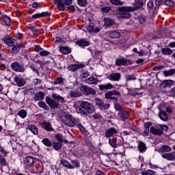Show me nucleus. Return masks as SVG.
<instances>
[{
  "mask_svg": "<svg viewBox=\"0 0 175 175\" xmlns=\"http://www.w3.org/2000/svg\"><path fill=\"white\" fill-rule=\"evenodd\" d=\"M52 97L53 99H55V100H57V102L50 98L49 97L46 98V102L51 109H57V107H58V103H65L66 102L65 98L57 93H53Z\"/></svg>",
  "mask_w": 175,
  "mask_h": 175,
  "instance_id": "1",
  "label": "nucleus"
},
{
  "mask_svg": "<svg viewBox=\"0 0 175 175\" xmlns=\"http://www.w3.org/2000/svg\"><path fill=\"white\" fill-rule=\"evenodd\" d=\"M61 120L65 125L67 126L73 127L77 125V122L80 119L74 118L72 115L69 114H64L61 117Z\"/></svg>",
  "mask_w": 175,
  "mask_h": 175,
  "instance_id": "2",
  "label": "nucleus"
},
{
  "mask_svg": "<svg viewBox=\"0 0 175 175\" xmlns=\"http://www.w3.org/2000/svg\"><path fill=\"white\" fill-rule=\"evenodd\" d=\"M130 12H135V8L133 7L119 8L116 16L118 18H131Z\"/></svg>",
  "mask_w": 175,
  "mask_h": 175,
  "instance_id": "3",
  "label": "nucleus"
},
{
  "mask_svg": "<svg viewBox=\"0 0 175 175\" xmlns=\"http://www.w3.org/2000/svg\"><path fill=\"white\" fill-rule=\"evenodd\" d=\"M165 128H167V126L162 125L152 126L150 129V132L156 136H161V135L163 134Z\"/></svg>",
  "mask_w": 175,
  "mask_h": 175,
  "instance_id": "4",
  "label": "nucleus"
},
{
  "mask_svg": "<svg viewBox=\"0 0 175 175\" xmlns=\"http://www.w3.org/2000/svg\"><path fill=\"white\" fill-rule=\"evenodd\" d=\"M79 106L81 109H84V110L88 111L89 114H92L94 111H95L94 107H92V104L88 101H81Z\"/></svg>",
  "mask_w": 175,
  "mask_h": 175,
  "instance_id": "5",
  "label": "nucleus"
},
{
  "mask_svg": "<svg viewBox=\"0 0 175 175\" xmlns=\"http://www.w3.org/2000/svg\"><path fill=\"white\" fill-rule=\"evenodd\" d=\"M120 92L113 90V91H109L105 93V98L107 99H111V100H114V102H117L118 98L116 96H120Z\"/></svg>",
  "mask_w": 175,
  "mask_h": 175,
  "instance_id": "6",
  "label": "nucleus"
},
{
  "mask_svg": "<svg viewBox=\"0 0 175 175\" xmlns=\"http://www.w3.org/2000/svg\"><path fill=\"white\" fill-rule=\"evenodd\" d=\"M116 65H117V66H124L125 65H132V62L131 60H128L124 57H120L116 60Z\"/></svg>",
  "mask_w": 175,
  "mask_h": 175,
  "instance_id": "7",
  "label": "nucleus"
},
{
  "mask_svg": "<svg viewBox=\"0 0 175 175\" xmlns=\"http://www.w3.org/2000/svg\"><path fill=\"white\" fill-rule=\"evenodd\" d=\"M81 90L84 92L85 95H95V94H96V91H95V90L87 85H82Z\"/></svg>",
  "mask_w": 175,
  "mask_h": 175,
  "instance_id": "8",
  "label": "nucleus"
},
{
  "mask_svg": "<svg viewBox=\"0 0 175 175\" xmlns=\"http://www.w3.org/2000/svg\"><path fill=\"white\" fill-rule=\"evenodd\" d=\"M12 68L13 70H15V72H24L25 70V68H24V66L23 64H21L18 62H14L12 65Z\"/></svg>",
  "mask_w": 175,
  "mask_h": 175,
  "instance_id": "9",
  "label": "nucleus"
},
{
  "mask_svg": "<svg viewBox=\"0 0 175 175\" xmlns=\"http://www.w3.org/2000/svg\"><path fill=\"white\" fill-rule=\"evenodd\" d=\"M108 79L111 80V81H120L121 74L119 72H112L108 76Z\"/></svg>",
  "mask_w": 175,
  "mask_h": 175,
  "instance_id": "10",
  "label": "nucleus"
},
{
  "mask_svg": "<svg viewBox=\"0 0 175 175\" xmlns=\"http://www.w3.org/2000/svg\"><path fill=\"white\" fill-rule=\"evenodd\" d=\"M87 31L90 33H98V32L100 31V28L98 27H94V25L90 24L87 27H86Z\"/></svg>",
  "mask_w": 175,
  "mask_h": 175,
  "instance_id": "11",
  "label": "nucleus"
},
{
  "mask_svg": "<svg viewBox=\"0 0 175 175\" xmlns=\"http://www.w3.org/2000/svg\"><path fill=\"white\" fill-rule=\"evenodd\" d=\"M95 103L96 105V106H99V107H100L101 109H108L109 107H110V105L107 103H103V101H102L100 100V98H96L95 99Z\"/></svg>",
  "mask_w": 175,
  "mask_h": 175,
  "instance_id": "12",
  "label": "nucleus"
},
{
  "mask_svg": "<svg viewBox=\"0 0 175 175\" xmlns=\"http://www.w3.org/2000/svg\"><path fill=\"white\" fill-rule=\"evenodd\" d=\"M107 33L112 39H118V38L121 37V33L118 31H109Z\"/></svg>",
  "mask_w": 175,
  "mask_h": 175,
  "instance_id": "13",
  "label": "nucleus"
},
{
  "mask_svg": "<svg viewBox=\"0 0 175 175\" xmlns=\"http://www.w3.org/2000/svg\"><path fill=\"white\" fill-rule=\"evenodd\" d=\"M129 116V113L124 110L120 111L118 113V118H119V120H122V121L126 120Z\"/></svg>",
  "mask_w": 175,
  "mask_h": 175,
  "instance_id": "14",
  "label": "nucleus"
},
{
  "mask_svg": "<svg viewBox=\"0 0 175 175\" xmlns=\"http://www.w3.org/2000/svg\"><path fill=\"white\" fill-rule=\"evenodd\" d=\"M14 81H16L18 87H23L25 85V79L21 77L16 76L14 77Z\"/></svg>",
  "mask_w": 175,
  "mask_h": 175,
  "instance_id": "15",
  "label": "nucleus"
},
{
  "mask_svg": "<svg viewBox=\"0 0 175 175\" xmlns=\"http://www.w3.org/2000/svg\"><path fill=\"white\" fill-rule=\"evenodd\" d=\"M117 129H114V128H110L109 129H107L105 133V137H111V136H113V135H116V133H117Z\"/></svg>",
  "mask_w": 175,
  "mask_h": 175,
  "instance_id": "16",
  "label": "nucleus"
},
{
  "mask_svg": "<svg viewBox=\"0 0 175 175\" xmlns=\"http://www.w3.org/2000/svg\"><path fill=\"white\" fill-rule=\"evenodd\" d=\"M162 157L167 161H175V151L171 153H165L162 154Z\"/></svg>",
  "mask_w": 175,
  "mask_h": 175,
  "instance_id": "17",
  "label": "nucleus"
},
{
  "mask_svg": "<svg viewBox=\"0 0 175 175\" xmlns=\"http://www.w3.org/2000/svg\"><path fill=\"white\" fill-rule=\"evenodd\" d=\"M51 16V14H50L49 12H44L40 14H35L31 16V18H39L40 17H50Z\"/></svg>",
  "mask_w": 175,
  "mask_h": 175,
  "instance_id": "18",
  "label": "nucleus"
},
{
  "mask_svg": "<svg viewBox=\"0 0 175 175\" xmlns=\"http://www.w3.org/2000/svg\"><path fill=\"white\" fill-rule=\"evenodd\" d=\"M36 51H37V53H38L42 57H47L51 54L49 51L43 49L41 47H37Z\"/></svg>",
  "mask_w": 175,
  "mask_h": 175,
  "instance_id": "19",
  "label": "nucleus"
},
{
  "mask_svg": "<svg viewBox=\"0 0 175 175\" xmlns=\"http://www.w3.org/2000/svg\"><path fill=\"white\" fill-rule=\"evenodd\" d=\"M84 67V64H71L68 66V69L71 72H75L77 70V69H81V68Z\"/></svg>",
  "mask_w": 175,
  "mask_h": 175,
  "instance_id": "20",
  "label": "nucleus"
},
{
  "mask_svg": "<svg viewBox=\"0 0 175 175\" xmlns=\"http://www.w3.org/2000/svg\"><path fill=\"white\" fill-rule=\"evenodd\" d=\"M160 111L159 113V117L160 119L162 120V121H167L169 116H167V113L163 111L162 109H159Z\"/></svg>",
  "mask_w": 175,
  "mask_h": 175,
  "instance_id": "21",
  "label": "nucleus"
},
{
  "mask_svg": "<svg viewBox=\"0 0 175 175\" xmlns=\"http://www.w3.org/2000/svg\"><path fill=\"white\" fill-rule=\"evenodd\" d=\"M172 85H174V81L173 80H164L161 83V86L163 87V88H166V87H172Z\"/></svg>",
  "mask_w": 175,
  "mask_h": 175,
  "instance_id": "22",
  "label": "nucleus"
},
{
  "mask_svg": "<svg viewBox=\"0 0 175 175\" xmlns=\"http://www.w3.org/2000/svg\"><path fill=\"white\" fill-rule=\"evenodd\" d=\"M98 88L100 91H105L111 90V88H113V85H111V83L101 84L98 85Z\"/></svg>",
  "mask_w": 175,
  "mask_h": 175,
  "instance_id": "23",
  "label": "nucleus"
},
{
  "mask_svg": "<svg viewBox=\"0 0 175 175\" xmlns=\"http://www.w3.org/2000/svg\"><path fill=\"white\" fill-rule=\"evenodd\" d=\"M99 79H95L94 77H90L85 80V83L87 84H98Z\"/></svg>",
  "mask_w": 175,
  "mask_h": 175,
  "instance_id": "24",
  "label": "nucleus"
},
{
  "mask_svg": "<svg viewBox=\"0 0 175 175\" xmlns=\"http://www.w3.org/2000/svg\"><path fill=\"white\" fill-rule=\"evenodd\" d=\"M41 125L45 131H48L49 132H51V131H53V126H51V124L49 122H44L41 123Z\"/></svg>",
  "mask_w": 175,
  "mask_h": 175,
  "instance_id": "25",
  "label": "nucleus"
},
{
  "mask_svg": "<svg viewBox=\"0 0 175 175\" xmlns=\"http://www.w3.org/2000/svg\"><path fill=\"white\" fill-rule=\"evenodd\" d=\"M75 126H77V128L79 129L81 133H83L84 135H88V132L87 131L85 128L83 126V125H81V123H80V120H79V122L77 123Z\"/></svg>",
  "mask_w": 175,
  "mask_h": 175,
  "instance_id": "26",
  "label": "nucleus"
},
{
  "mask_svg": "<svg viewBox=\"0 0 175 175\" xmlns=\"http://www.w3.org/2000/svg\"><path fill=\"white\" fill-rule=\"evenodd\" d=\"M27 129L30 131V132H31L33 135H38V133H39L38 127L35 125H29L27 126Z\"/></svg>",
  "mask_w": 175,
  "mask_h": 175,
  "instance_id": "27",
  "label": "nucleus"
},
{
  "mask_svg": "<svg viewBox=\"0 0 175 175\" xmlns=\"http://www.w3.org/2000/svg\"><path fill=\"white\" fill-rule=\"evenodd\" d=\"M1 18L2 20H4L5 25H7V27H10V25H12V21L9 16L3 15Z\"/></svg>",
  "mask_w": 175,
  "mask_h": 175,
  "instance_id": "28",
  "label": "nucleus"
},
{
  "mask_svg": "<svg viewBox=\"0 0 175 175\" xmlns=\"http://www.w3.org/2000/svg\"><path fill=\"white\" fill-rule=\"evenodd\" d=\"M59 51L62 53V54H64V55L69 54L70 51H72L70 48L68 46H60Z\"/></svg>",
  "mask_w": 175,
  "mask_h": 175,
  "instance_id": "29",
  "label": "nucleus"
},
{
  "mask_svg": "<svg viewBox=\"0 0 175 175\" xmlns=\"http://www.w3.org/2000/svg\"><path fill=\"white\" fill-rule=\"evenodd\" d=\"M114 20L110 18H105L104 19V24L106 27H111L114 24Z\"/></svg>",
  "mask_w": 175,
  "mask_h": 175,
  "instance_id": "30",
  "label": "nucleus"
},
{
  "mask_svg": "<svg viewBox=\"0 0 175 175\" xmlns=\"http://www.w3.org/2000/svg\"><path fill=\"white\" fill-rule=\"evenodd\" d=\"M34 161L35 160L33 159V157H27L25 160V163L27 165V166H32V165H33Z\"/></svg>",
  "mask_w": 175,
  "mask_h": 175,
  "instance_id": "31",
  "label": "nucleus"
},
{
  "mask_svg": "<svg viewBox=\"0 0 175 175\" xmlns=\"http://www.w3.org/2000/svg\"><path fill=\"white\" fill-rule=\"evenodd\" d=\"M68 94L71 98H79V96H81V93L77 90H71Z\"/></svg>",
  "mask_w": 175,
  "mask_h": 175,
  "instance_id": "32",
  "label": "nucleus"
},
{
  "mask_svg": "<svg viewBox=\"0 0 175 175\" xmlns=\"http://www.w3.org/2000/svg\"><path fill=\"white\" fill-rule=\"evenodd\" d=\"M3 42H5L7 44V45L10 46V47L14 46V42L13 41V38L10 37L3 38Z\"/></svg>",
  "mask_w": 175,
  "mask_h": 175,
  "instance_id": "33",
  "label": "nucleus"
},
{
  "mask_svg": "<svg viewBox=\"0 0 175 175\" xmlns=\"http://www.w3.org/2000/svg\"><path fill=\"white\" fill-rule=\"evenodd\" d=\"M44 96V94H43V92H39L38 93L35 94L33 99L36 102L38 100H43Z\"/></svg>",
  "mask_w": 175,
  "mask_h": 175,
  "instance_id": "34",
  "label": "nucleus"
},
{
  "mask_svg": "<svg viewBox=\"0 0 175 175\" xmlns=\"http://www.w3.org/2000/svg\"><path fill=\"white\" fill-rule=\"evenodd\" d=\"M109 144L111 147H113V148H117V138H110L109 139Z\"/></svg>",
  "mask_w": 175,
  "mask_h": 175,
  "instance_id": "35",
  "label": "nucleus"
},
{
  "mask_svg": "<svg viewBox=\"0 0 175 175\" xmlns=\"http://www.w3.org/2000/svg\"><path fill=\"white\" fill-rule=\"evenodd\" d=\"M147 150V146H146V144L143 142H139L138 144V150L139 152H144Z\"/></svg>",
  "mask_w": 175,
  "mask_h": 175,
  "instance_id": "36",
  "label": "nucleus"
},
{
  "mask_svg": "<svg viewBox=\"0 0 175 175\" xmlns=\"http://www.w3.org/2000/svg\"><path fill=\"white\" fill-rule=\"evenodd\" d=\"M57 5V9L60 10V12H64L65 10V3L62 1V0L59 1L57 3H56Z\"/></svg>",
  "mask_w": 175,
  "mask_h": 175,
  "instance_id": "37",
  "label": "nucleus"
},
{
  "mask_svg": "<svg viewBox=\"0 0 175 175\" xmlns=\"http://www.w3.org/2000/svg\"><path fill=\"white\" fill-rule=\"evenodd\" d=\"M75 167H80V163L77 160H72L70 164V169H75Z\"/></svg>",
  "mask_w": 175,
  "mask_h": 175,
  "instance_id": "38",
  "label": "nucleus"
},
{
  "mask_svg": "<svg viewBox=\"0 0 175 175\" xmlns=\"http://www.w3.org/2000/svg\"><path fill=\"white\" fill-rule=\"evenodd\" d=\"M159 152H170V151H172V148L168 146H163L159 148Z\"/></svg>",
  "mask_w": 175,
  "mask_h": 175,
  "instance_id": "39",
  "label": "nucleus"
},
{
  "mask_svg": "<svg viewBox=\"0 0 175 175\" xmlns=\"http://www.w3.org/2000/svg\"><path fill=\"white\" fill-rule=\"evenodd\" d=\"M175 73V68H171L169 70H165L163 71V75L165 76V77H167V76H173V75H174Z\"/></svg>",
  "mask_w": 175,
  "mask_h": 175,
  "instance_id": "40",
  "label": "nucleus"
},
{
  "mask_svg": "<svg viewBox=\"0 0 175 175\" xmlns=\"http://www.w3.org/2000/svg\"><path fill=\"white\" fill-rule=\"evenodd\" d=\"M161 53H163L164 55H170V54H172L173 51L170 48H163L161 49Z\"/></svg>",
  "mask_w": 175,
  "mask_h": 175,
  "instance_id": "41",
  "label": "nucleus"
},
{
  "mask_svg": "<svg viewBox=\"0 0 175 175\" xmlns=\"http://www.w3.org/2000/svg\"><path fill=\"white\" fill-rule=\"evenodd\" d=\"M79 45L81 46V47H85L90 46V42L85 40H81L79 41Z\"/></svg>",
  "mask_w": 175,
  "mask_h": 175,
  "instance_id": "42",
  "label": "nucleus"
},
{
  "mask_svg": "<svg viewBox=\"0 0 175 175\" xmlns=\"http://www.w3.org/2000/svg\"><path fill=\"white\" fill-rule=\"evenodd\" d=\"M38 105L40 107H42V109H44V110H50L49 106H47V105H46V103L43 101L38 102Z\"/></svg>",
  "mask_w": 175,
  "mask_h": 175,
  "instance_id": "43",
  "label": "nucleus"
},
{
  "mask_svg": "<svg viewBox=\"0 0 175 175\" xmlns=\"http://www.w3.org/2000/svg\"><path fill=\"white\" fill-rule=\"evenodd\" d=\"M142 175H157V172L151 170L142 172Z\"/></svg>",
  "mask_w": 175,
  "mask_h": 175,
  "instance_id": "44",
  "label": "nucleus"
},
{
  "mask_svg": "<svg viewBox=\"0 0 175 175\" xmlns=\"http://www.w3.org/2000/svg\"><path fill=\"white\" fill-rule=\"evenodd\" d=\"M61 163L62 166H64V167H66L67 169H70V164L68 161L62 159L61 161Z\"/></svg>",
  "mask_w": 175,
  "mask_h": 175,
  "instance_id": "45",
  "label": "nucleus"
},
{
  "mask_svg": "<svg viewBox=\"0 0 175 175\" xmlns=\"http://www.w3.org/2000/svg\"><path fill=\"white\" fill-rule=\"evenodd\" d=\"M159 109H161V110H163L165 113L166 111H167V113H172V109L170 107H166L165 105H160Z\"/></svg>",
  "mask_w": 175,
  "mask_h": 175,
  "instance_id": "46",
  "label": "nucleus"
},
{
  "mask_svg": "<svg viewBox=\"0 0 175 175\" xmlns=\"http://www.w3.org/2000/svg\"><path fill=\"white\" fill-rule=\"evenodd\" d=\"M18 116H19V117H21V118H25V117H27V111L21 109L18 111Z\"/></svg>",
  "mask_w": 175,
  "mask_h": 175,
  "instance_id": "47",
  "label": "nucleus"
},
{
  "mask_svg": "<svg viewBox=\"0 0 175 175\" xmlns=\"http://www.w3.org/2000/svg\"><path fill=\"white\" fill-rule=\"evenodd\" d=\"M77 3L81 8H84L87 6V0H77Z\"/></svg>",
  "mask_w": 175,
  "mask_h": 175,
  "instance_id": "48",
  "label": "nucleus"
},
{
  "mask_svg": "<svg viewBox=\"0 0 175 175\" xmlns=\"http://www.w3.org/2000/svg\"><path fill=\"white\" fill-rule=\"evenodd\" d=\"M42 143L46 146V147H51V142L49 139V138H44L42 139Z\"/></svg>",
  "mask_w": 175,
  "mask_h": 175,
  "instance_id": "49",
  "label": "nucleus"
},
{
  "mask_svg": "<svg viewBox=\"0 0 175 175\" xmlns=\"http://www.w3.org/2000/svg\"><path fill=\"white\" fill-rule=\"evenodd\" d=\"M131 95H133V96H136L139 95H142V92H139V89L135 90H131L130 92Z\"/></svg>",
  "mask_w": 175,
  "mask_h": 175,
  "instance_id": "50",
  "label": "nucleus"
},
{
  "mask_svg": "<svg viewBox=\"0 0 175 175\" xmlns=\"http://www.w3.org/2000/svg\"><path fill=\"white\" fill-rule=\"evenodd\" d=\"M21 49V46H20L19 44H15L12 47V51H14V53H18V51H20Z\"/></svg>",
  "mask_w": 175,
  "mask_h": 175,
  "instance_id": "51",
  "label": "nucleus"
},
{
  "mask_svg": "<svg viewBox=\"0 0 175 175\" xmlns=\"http://www.w3.org/2000/svg\"><path fill=\"white\" fill-rule=\"evenodd\" d=\"M143 6V2H142V1H137L135 2V10H136V9H140V8H142Z\"/></svg>",
  "mask_w": 175,
  "mask_h": 175,
  "instance_id": "52",
  "label": "nucleus"
},
{
  "mask_svg": "<svg viewBox=\"0 0 175 175\" xmlns=\"http://www.w3.org/2000/svg\"><path fill=\"white\" fill-rule=\"evenodd\" d=\"M53 146L55 150H61V147H62V144H61V142H57L53 144Z\"/></svg>",
  "mask_w": 175,
  "mask_h": 175,
  "instance_id": "53",
  "label": "nucleus"
},
{
  "mask_svg": "<svg viewBox=\"0 0 175 175\" xmlns=\"http://www.w3.org/2000/svg\"><path fill=\"white\" fill-rule=\"evenodd\" d=\"M77 113H78V114H81V116H87V112H85V111H84V109H83L79 107L77 109Z\"/></svg>",
  "mask_w": 175,
  "mask_h": 175,
  "instance_id": "54",
  "label": "nucleus"
},
{
  "mask_svg": "<svg viewBox=\"0 0 175 175\" xmlns=\"http://www.w3.org/2000/svg\"><path fill=\"white\" fill-rule=\"evenodd\" d=\"M125 79L127 80V81H129L131 80H136V77H135V75H126Z\"/></svg>",
  "mask_w": 175,
  "mask_h": 175,
  "instance_id": "55",
  "label": "nucleus"
},
{
  "mask_svg": "<svg viewBox=\"0 0 175 175\" xmlns=\"http://www.w3.org/2000/svg\"><path fill=\"white\" fill-rule=\"evenodd\" d=\"M55 138L57 140V142H59L60 143H64V137H62V135L57 134L55 135Z\"/></svg>",
  "mask_w": 175,
  "mask_h": 175,
  "instance_id": "56",
  "label": "nucleus"
},
{
  "mask_svg": "<svg viewBox=\"0 0 175 175\" xmlns=\"http://www.w3.org/2000/svg\"><path fill=\"white\" fill-rule=\"evenodd\" d=\"M92 118L94 120H100V118H102V116L100 115V113L99 112H96L92 115Z\"/></svg>",
  "mask_w": 175,
  "mask_h": 175,
  "instance_id": "57",
  "label": "nucleus"
},
{
  "mask_svg": "<svg viewBox=\"0 0 175 175\" xmlns=\"http://www.w3.org/2000/svg\"><path fill=\"white\" fill-rule=\"evenodd\" d=\"M29 29L33 32V33H36L38 32V29H36V27L33 25H29Z\"/></svg>",
  "mask_w": 175,
  "mask_h": 175,
  "instance_id": "58",
  "label": "nucleus"
},
{
  "mask_svg": "<svg viewBox=\"0 0 175 175\" xmlns=\"http://www.w3.org/2000/svg\"><path fill=\"white\" fill-rule=\"evenodd\" d=\"M0 165L1 166H6L8 165V162H6V159L3 157H0Z\"/></svg>",
  "mask_w": 175,
  "mask_h": 175,
  "instance_id": "59",
  "label": "nucleus"
},
{
  "mask_svg": "<svg viewBox=\"0 0 175 175\" xmlns=\"http://www.w3.org/2000/svg\"><path fill=\"white\" fill-rule=\"evenodd\" d=\"M110 1L112 5H115L116 6H120V5H122L120 0H110Z\"/></svg>",
  "mask_w": 175,
  "mask_h": 175,
  "instance_id": "60",
  "label": "nucleus"
},
{
  "mask_svg": "<svg viewBox=\"0 0 175 175\" xmlns=\"http://www.w3.org/2000/svg\"><path fill=\"white\" fill-rule=\"evenodd\" d=\"M64 83V79L62 77L57 78L54 81V84H62Z\"/></svg>",
  "mask_w": 175,
  "mask_h": 175,
  "instance_id": "61",
  "label": "nucleus"
},
{
  "mask_svg": "<svg viewBox=\"0 0 175 175\" xmlns=\"http://www.w3.org/2000/svg\"><path fill=\"white\" fill-rule=\"evenodd\" d=\"M165 5L167 6H174V3H173V1L172 0H167L165 2Z\"/></svg>",
  "mask_w": 175,
  "mask_h": 175,
  "instance_id": "62",
  "label": "nucleus"
},
{
  "mask_svg": "<svg viewBox=\"0 0 175 175\" xmlns=\"http://www.w3.org/2000/svg\"><path fill=\"white\" fill-rule=\"evenodd\" d=\"M88 76H90V73H88V71H83L81 73V77L83 79H87V77H88Z\"/></svg>",
  "mask_w": 175,
  "mask_h": 175,
  "instance_id": "63",
  "label": "nucleus"
},
{
  "mask_svg": "<svg viewBox=\"0 0 175 175\" xmlns=\"http://www.w3.org/2000/svg\"><path fill=\"white\" fill-rule=\"evenodd\" d=\"M168 95L170 96H175V88L168 92Z\"/></svg>",
  "mask_w": 175,
  "mask_h": 175,
  "instance_id": "64",
  "label": "nucleus"
}]
</instances>
